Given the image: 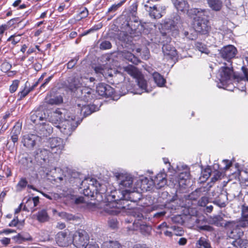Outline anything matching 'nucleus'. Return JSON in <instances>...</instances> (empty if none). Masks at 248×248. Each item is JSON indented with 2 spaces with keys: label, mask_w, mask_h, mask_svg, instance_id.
<instances>
[{
  "label": "nucleus",
  "mask_w": 248,
  "mask_h": 248,
  "mask_svg": "<svg viewBox=\"0 0 248 248\" xmlns=\"http://www.w3.org/2000/svg\"><path fill=\"white\" fill-rule=\"evenodd\" d=\"M84 79L86 80L88 79V78L83 77H80L79 78L75 79L73 83L70 86L71 90L73 91L74 89L78 90L80 87L83 86V85L85 84V82L83 81Z\"/></svg>",
  "instance_id": "obj_29"
},
{
  "label": "nucleus",
  "mask_w": 248,
  "mask_h": 248,
  "mask_svg": "<svg viewBox=\"0 0 248 248\" xmlns=\"http://www.w3.org/2000/svg\"><path fill=\"white\" fill-rule=\"evenodd\" d=\"M16 238L18 240L25 241H31L32 237L29 235H26L23 233H18L16 236Z\"/></svg>",
  "instance_id": "obj_41"
},
{
  "label": "nucleus",
  "mask_w": 248,
  "mask_h": 248,
  "mask_svg": "<svg viewBox=\"0 0 248 248\" xmlns=\"http://www.w3.org/2000/svg\"><path fill=\"white\" fill-rule=\"evenodd\" d=\"M189 177V173L187 172L181 173L178 176V181L188 179Z\"/></svg>",
  "instance_id": "obj_53"
},
{
  "label": "nucleus",
  "mask_w": 248,
  "mask_h": 248,
  "mask_svg": "<svg viewBox=\"0 0 248 248\" xmlns=\"http://www.w3.org/2000/svg\"><path fill=\"white\" fill-rule=\"evenodd\" d=\"M111 47V44L110 42L108 41H104L100 44V48L101 49H107Z\"/></svg>",
  "instance_id": "obj_44"
},
{
  "label": "nucleus",
  "mask_w": 248,
  "mask_h": 248,
  "mask_svg": "<svg viewBox=\"0 0 248 248\" xmlns=\"http://www.w3.org/2000/svg\"><path fill=\"white\" fill-rule=\"evenodd\" d=\"M85 248H99V247L95 242H90L86 245Z\"/></svg>",
  "instance_id": "obj_57"
},
{
  "label": "nucleus",
  "mask_w": 248,
  "mask_h": 248,
  "mask_svg": "<svg viewBox=\"0 0 248 248\" xmlns=\"http://www.w3.org/2000/svg\"><path fill=\"white\" fill-rule=\"evenodd\" d=\"M34 208V207H33V204L28 203V200L26 202L25 205H24L23 210L28 212L31 211V212H33L35 210Z\"/></svg>",
  "instance_id": "obj_47"
},
{
  "label": "nucleus",
  "mask_w": 248,
  "mask_h": 248,
  "mask_svg": "<svg viewBox=\"0 0 248 248\" xmlns=\"http://www.w3.org/2000/svg\"><path fill=\"white\" fill-rule=\"evenodd\" d=\"M153 77L155 82L158 86H162L165 82V79L158 73L154 72L153 74Z\"/></svg>",
  "instance_id": "obj_32"
},
{
  "label": "nucleus",
  "mask_w": 248,
  "mask_h": 248,
  "mask_svg": "<svg viewBox=\"0 0 248 248\" xmlns=\"http://www.w3.org/2000/svg\"><path fill=\"white\" fill-rule=\"evenodd\" d=\"M174 6L180 11H187L188 4L186 0H172Z\"/></svg>",
  "instance_id": "obj_23"
},
{
  "label": "nucleus",
  "mask_w": 248,
  "mask_h": 248,
  "mask_svg": "<svg viewBox=\"0 0 248 248\" xmlns=\"http://www.w3.org/2000/svg\"><path fill=\"white\" fill-rule=\"evenodd\" d=\"M70 113L65 109H57L54 111L50 117V121L55 126L61 123L65 118H70Z\"/></svg>",
  "instance_id": "obj_7"
},
{
  "label": "nucleus",
  "mask_w": 248,
  "mask_h": 248,
  "mask_svg": "<svg viewBox=\"0 0 248 248\" xmlns=\"http://www.w3.org/2000/svg\"><path fill=\"white\" fill-rule=\"evenodd\" d=\"M199 229L201 230L206 231L208 232H212L213 228L209 225H203L199 227Z\"/></svg>",
  "instance_id": "obj_58"
},
{
  "label": "nucleus",
  "mask_w": 248,
  "mask_h": 248,
  "mask_svg": "<svg viewBox=\"0 0 248 248\" xmlns=\"http://www.w3.org/2000/svg\"><path fill=\"white\" fill-rule=\"evenodd\" d=\"M242 70L243 73L244 77L241 78V79L248 81V69L245 67H242Z\"/></svg>",
  "instance_id": "obj_55"
},
{
  "label": "nucleus",
  "mask_w": 248,
  "mask_h": 248,
  "mask_svg": "<svg viewBox=\"0 0 248 248\" xmlns=\"http://www.w3.org/2000/svg\"><path fill=\"white\" fill-rule=\"evenodd\" d=\"M58 215L62 219L67 221L77 220L78 219L77 217L73 215L64 212L59 213Z\"/></svg>",
  "instance_id": "obj_33"
},
{
  "label": "nucleus",
  "mask_w": 248,
  "mask_h": 248,
  "mask_svg": "<svg viewBox=\"0 0 248 248\" xmlns=\"http://www.w3.org/2000/svg\"><path fill=\"white\" fill-rule=\"evenodd\" d=\"M96 91L100 96H109L113 94L114 89L108 85L99 83L96 87Z\"/></svg>",
  "instance_id": "obj_13"
},
{
  "label": "nucleus",
  "mask_w": 248,
  "mask_h": 248,
  "mask_svg": "<svg viewBox=\"0 0 248 248\" xmlns=\"http://www.w3.org/2000/svg\"><path fill=\"white\" fill-rule=\"evenodd\" d=\"M12 135L11 137L12 140L14 143L18 140V135L20 133V127L19 126H15L12 130Z\"/></svg>",
  "instance_id": "obj_37"
},
{
  "label": "nucleus",
  "mask_w": 248,
  "mask_h": 248,
  "mask_svg": "<svg viewBox=\"0 0 248 248\" xmlns=\"http://www.w3.org/2000/svg\"><path fill=\"white\" fill-rule=\"evenodd\" d=\"M123 56L128 61L132 62L133 63H137L138 62L137 58L131 52L128 51H123Z\"/></svg>",
  "instance_id": "obj_36"
},
{
  "label": "nucleus",
  "mask_w": 248,
  "mask_h": 248,
  "mask_svg": "<svg viewBox=\"0 0 248 248\" xmlns=\"http://www.w3.org/2000/svg\"><path fill=\"white\" fill-rule=\"evenodd\" d=\"M81 113H82L85 116L91 114L93 112L91 107L89 105H83L81 109Z\"/></svg>",
  "instance_id": "obj_39"
},
{
  "label": "nucleus",
  "mask_w": 248,
  "mask_h": 248,
  "mask_svg": "<svg viewBox=\"0 0 248 248\" xmlns=\"http://www.w3.org/2000/svg\"><path fill=\"white\" fill-rule=\"evenodd\" d=\"M197 248H212L209 240L205 237H201L196 244Z\"/></svg>",
  "instance_id": "obj_26"
},
{
  "label": "nucleus",
  "mask_w": 248,
  "mask_h": 248,
  "mask_svg": "<svg viewBox=\"0 0 248 248\" xmlns=\"http://www.w3.org/2000/svg\"><path fill=\"white\" fill-rule=\"evenodd\" d=\"M45 101L48 104L58 105L62 103L63 99L61 95L52 96L51 95H47L45 99Z\"/></svg>",
  "instance_id": "obj_20"
},
{
  "label": "nucleus",
  "mask_w": 248,
  "mask_h": 248,
  "mask_svg": "<svg viewBox=\"0 0 248 248\" xmlns=\"http://www.w3.org/2000/svg\"><path fill=\"white\" fill-rule=\"evenodd\" d=\"M102 248H122V246L117 241H108L104 242Z\"/></svg>",
  "instance_id": "obj_35"
},
{
  "label": "nucleus",
  "mask_w": 248,
  "mask_h": 248,
  "mask_svg": "<svg viewBox=\"0 0 248 248\" xmlns=\"http://www.w3.org/2000/svg\"><path fill=\"white\" fill-rule=\"evenodd\" d=\"M66 227V225L64 223L62 222H58L56 225V228L59 230H62L64 229Z\"/></svg>",
  "instance_id": "obj_64"
},
{
  "label": "nucleus",
  "mask_w": 248,
  "mask_h": 248,
  "mask_svg": "<svg viewBox=\"0 0 248 248\" xmlns=\"http://www.w3.org/2000/svg\"><path fill=\"white\" fill-rule=\"evenodd\" d=\"M119 184V188L121 190L124 197L127 193L133 191L132 187L133 179L130 175L127 173H120L116 176Z\"/></svg>",
  "instance_id": "obj_3"
},
{
  "label": "nucleus",
  "mask_w": 248,
  "mask_h": 248,
  "mask_svg": "<svg viewBox=\"0 0 248 248\" xmlns=\"http://www.w3.org/2000/svg\"><path fill=\"white\" fill-rule=\"evenodd\" d=\"M57 244L60 247H66L73 243V235L68 230L57 233L55 237Z\"/></svg>",
  "instance_id": "obj_5"
},
{
  "label": "nucleus",
  "mask_w": 248,
  "mask_h": 248,
  "mask_svg": "<svg viewBox=\"0 0 248 248\" xmlns=\"http://www.w3.org/2000/svg\"><path fill=\"white\" fill-rule=\"evenodd\" d=\"M124 71L128 74L135 78L139 87L144 92H149L147 90L146 81L144 79L143 76L141 72L134 66L129 65L124 67Z\"/></svg>",
  "instance_id": "obj_4"
},
{
  "label": "nucleus",
  "mask_w": 248,
  "mask_h": 248,
  "mask_svg": "<svg viewBox=\"0 0 248 248\" xmlns=\"http://www.w3.org/2000/svg\"><path fill=\"white\" fill-rule=\"evenodd\" d=\"M189 183V179H186L185 180H180L178 181V184L180 186H181L182 187H185V186L188 185V184Z\"/></svg>",
  "instance_id": "obj_59"
},
{
  "label": "nucleus",
  "mask_w": 248,
  "mask_h": 248,
  "mask_svg": "<svg viewBox=\"0 0 248 248\" xmlns=\"http://www.w3.org/2000/svg\"><path fill=\"white\" fill-rule=\"evenodd\" d=\"M209 7L213 11H219L222 7V2L220 0H206Z\"/></svg>",
  "instance_id": "obj_25"
},
{
  "label": "nucleus",
  "mask_w": 248,
  "mask_h": 248,
  "mask_svg": "<svg viewBox=\"0 0 248 248\" xmlns=\"http://www.w3.org/2000/svg\"><path fill=\"white\" fill-rule=\"evenodd\" d=\"M232 244L238 248H248V240L238 239L232 242Z\"/></svg>",
  "instance_id": "obj_34"
},
{
  "label": "nucleus",
  "mask_w": 248,
  "mask_h": 248,
  "mask_svg": "<svg viewBox=\"0 0 248 248\" xmlns=\"http://www.w3.org/2000/svg\"><path fill=\"white\" fill-rule=\"evenodd\" d=\"M221 173L218 171H215L214 176L212 178V181L215 182L220 178Z\"/></svg>",
  "instance_id": "obj_56"
},
{
  "label": "nucleus",
  "mask_w": 248,
  "mask_h": 248,
  "mask_svg": "<svg viewBox=\"0 0 248 248\" xmlns=\"http://www.w3.org/2000/svg\"><path fill=\"white\" fill-rule=\"evenodd\" d=\"M167 174L161 171L158 173L153 179V183L157 189H160L167 184Z\"/></svg>",
  "instance_id": "obj_15"
},
{
  "label": "nucleus",
  "mask_w": 248,
  "mask_h": 248,
  "mask_svg": "<svg viewBox=\"0 0 248 248\" xmlns=\"http://www.w3.org/2000/svg\"><path fill=\"white\" fill-rule=\"evenodd\" d=\"M27 181L25 179H21L17 184V187L20 190L25 187L27 186Z\"/></svg>",
  "instance_id": "obj_51"
},
{
  "label": "nucleus",
  "mask_w": 248,
  "mask_h": 248,
  "mask_svg": "<svg viewBox=\"0 0 248 248\" xmlns=\"http://www.w3.org/2000/svg\"><path fill=\"white\" fill-rule=\"evenodd\" d=\"M81 93V98L85 102L91 101L93 98L92 89L86 87H83L82 89H80Z\"/></svg>",
  "instance_id": "obj_21"
},
{
  "label": "nucleus",
  "mask_w": 248,
  "mask_h": 248,
  "mask_svg": "<svg viewBox=\"0 0 248 248\" xmlns=\"http://www.w3.org/2000/svg\"><path fill=\"white\" fill-rule=\"evenodd\" d=\"M50 152L52 154H60L63 149V141L59 138H54L49 142Z\"/></svg>",
  "instance_id": "obj_12"
},
{
  "label": "nucleus",
  "mask_w": 248,
  "mask_h": 248,
  "mask_svg": "<svg viewBox=\"0 0 248 248\" xmlns=\"http://www.w3.org/2000/svg\"><path fill=\"white\" fill-rule=\"evenodd\" d=\"M80 15H81V18L86 17L88 15V10L86 8H84V9L80 12Z\"/></svg>",
  "instance_id": "obj_60"
},
{
  "label": "nucleus",
  "mask_w": 248,
  "mask_h": 248,
  "mask_svg": "<svg viewBox=\"0 0 248 248\" xmlns=\"http://www.w3.org/2000/svg\"><path fill=\"white\" fill-rule=\"evenodd\" d=\"M18 222V219L16 217V218L13 219L12 221L9 223V226L10 227L16 226Z\"/></svg>",
  "instance_id": "obj_63"
},
{
  "label": "nucleus",
  "mask_w": 248,
  "mask_h": 248,
  "mask_svg": "<svg viewBox=\"0 0 248 248\" xmlns=\"http://www.w3.org/2000/svg\"><path fill=\"white\" fill-rule=\"evenodd\" d=\"M39 202V198L38 197H35L32 199L30 198L28 199V203L33 204V207L36 206Z\"/></svg>",
  "instance_id": "obj_50"
},
{
  "label": "nucleus",
  "mask_w": 248,
  "mask_h": 248,
  "mask_svg": "<svg viewBox=\"0 0 248 248\" xmlns=\"http://www.w3.org/2000/svg\"><path fill=\"white\" fill-rule=\"evenodd\" d=\"M233 76L232 67L223 66L219 70L218 79L223 84L229 81Z\"/></svg>",
  "instance_id": "obj_9"
},
{
  "label": "nucleus",
  "mask_w": 248,
  "mask_h": 248,
  "mask_svg": "<svg viewBox=\"0 0 248 248\" xmlns=\"http://www.w3.org/2000/svg\"><path fill=\"white\" fill-rule=\"evenodd\" d=\"M239 223L240 221L237 223H232V224H236L235 228L228 232V236L234 239V241L241 239L240 238L243 235V232L239 228L242 227L239 225Z\"/></svg>",
  "instance_id": "obj_17"
},
{
  "label": "nucleus",
  "mask_w": 248,
  "mask_h": 248,
  "mask_svg": "<svg viewBox=\"0 0 248 248\" xmlns=\"http://www.w3.org/2000/svg\"><path fill=\"white\" fill-rule=\"evenodd\" d=\"M20 40V35H12L10 36L8 39V41H11L13 45H16L18 42H19Z\"/></svg>",
  "instance_id": "obj_43"
},
{
  "label": "nucleus",
  "mask_w": 248,
  "mask_h": 248,
  "mask_svg": "<svg viewBox=\"0 0 248 248\" xmlns=\"http://www.w3.org/2000/svg\"><path fill=\"white\" fill-rule=\"evenodd\" d=\"M19 81L18 80H15L13 81L12 84L10 85L9 91L10 93H13L15 92L19 85Z\"/></svg>",
  "instance_id": "obj_42"
},
{
  "label": "nucleus",
  "mask_w": 248,
  "mask_h": 248,
  "mask_svg": "<svg viewBox=\"0 0 248 248\" xmlns=\"http://www.w3.org/2000/svg\"><path fill=\"white\" fill-rule=\"evenodd\" d=\"M237 53L236 48L232 45H228L222 47L220 51L221 57L226 60L229 62L234 58Z\"/></svg>",
  "instance_id": "obj_10"
},
{
  "label": "nucleus",
  "mask_w": 248,
  "mask_h": 248,
  "mask_svg": "<svg viewBox=\"0 0 248 248\" xmlns=\"http://www.w3.org/2000/svg\"><path fill=\"white\" fill-rule=\"evenodd\" d=\"M162 50L164 55L174 57L176 55V52L174 47H171L170 45H163L162 46Z\"/></svg>",
  "instance_id": "obj_31"
},
{
  "label": "nucleus",
  "mask_w": 248,
  "mask_h": 248,
  "mask_svg": "<svg viewBox=\"0 0 248 248\" xmlns=\"http://www.w3.org/2000/svg\"><path fill=\"white\" fill-rule=\"evenodd\" d=\"M123 2L112 5L108 10V13H113L117 11L123 4Z\"/></svg>",
  "instance_id": "obj_45"
},
{
  "label": "nucleus",
  "mask_w": 248,
  "mask_h": 248,
  "mask_svg": "<svg viewBox=\"0 0 248 248\" xmlns=\"http://www.w3.org/2000/svg\"><path fill=\"white\" fill-rule=\"evenodd\" d=\"M187 243V239L186 238L182 237L180 238L178 241V243L180 246H184Z\"/></svg>",
  "instance_id": "obj_61"
},
{
  "label": "nucleus",
  "mask_w": 248,
  "mask_h": 248,
  "mask_svg": "<svg viewBox=\"0 0 248 248\" xmlns=\"http://www.w3.org/2000/svg\"><path fill=\"white\" fill-rule=\"evenodd\" d=\"M27 85H25L24 89L18 93L19 99L21 100L25 97L31 91V89H26Z\"/></svg>",
  "instance_id": "obj_46"
},
{
  "label": "nucleus",
  "mask_w": 248,
  "mask_h": 248,
  "mask_svg": "<svg viewBox=\"0 0 248 248\" xmlns=\"http://www.w3.org/2000/svg\"><path fill=\"white\" fill-rule=\"evenodd\" d=\"M118 208L128 209V208L125 206H120L119 203L115 202H109L105 205L104 210L109 214L116 215L119 212Z\"/></svg>",
  "instance_id": "obj_14"
},
{
  "label": "nucleus",
  "mask_w": 248,
  "mask_h": 248,
  "mask_svg": "<svg viewBox=\"0 0 248 248\" xmlns=\"http://www.w3.org/2000/svg\"><path fill=\"white\" fill-rule=\"evenodd\" d=\"M170 228L174 231V234L176 235L182 236L184 234V231L181 227L174 225L171 226Z\"/></svg>",
  "instance_id": "obj_40"
},
{
  "label": "nucleus",
  "mask_w": 248,
  "mask_h": 248,
  "mask_svg": "<svg viewBox=\"0 0 248 248\" xmlns=\"http://www.w3.org/2000/svg\"><path fill=\"white\" fill-rule=\"evenodd\" d=\"M77 126L78 123L75 117L70 116V118H65L63 121L55 125V127L60 129L64 137H67L72 134Z\"/></svg>",
  "instance_id": "obj_2"
},
{
  "label": "nucleus",
  "mask_w": 248,
  "mask_h": 248,
  "mask_svg": "<svg viewBox=\"0 0 248 248\" xmlns=\"http://www.w3.org/2000/svg\"><path fill=\"white\" fill-rule=\"evenodd\" d=\"M239 225L243 227H248V207L243 206L242 208Z\"/></svg>",
  "instance_id": "obj_24"
},
{
  "label": "nucleus",
  "mask_w": 248,
  "mask_h": 248,
  "mask_svg": "<svg viewBox=\"0 0 248 248\" xmlns=\"http://www.w3.org/2000/svg\"><path fill=\"white\" fill-rule=\"evenodd\" d=\"M169 228L170 227L167 225V223L164 222L157 226V229L160 230V231L158 232L159 234H161L163 232L166 236L171 237L172 235V232L166 230V229Z\"/></svg>",
  "instance_id": "obj_28"
},
{
  "label": "nucleus",
  "mask_w": 248,
  "mask_h": 248,
  "mask_svg": "<svg viewBox=\"0 0 248 248\" xmlns=\"http://www.w3.org/2000/svg\"><path fill=\"white\" fill-rule=\"evenodd\" d=\"M177 27V23L173 20L170 19H166L162 21L159 27L161 33L165 35L169 33L171 31L175 30Z\"/></svg>",
  "instance_id": "obj_11"
},
{
  "label": "nucleus",
  "mask_w": 248,
  "mask_h": 248,
  "mask_svg": "<svg viewBox=\"0 0 248 248\" xmlns=\"http://www.w3.org/2000/svg\"><path fill=\"white\" fill-rule=\"evenodd\" d=\"M37 139L34 135L25 136L23 139V144L28 148H32L35 145Z\"/></svg>",
  "instance_id": "obj_22"
},
{
  "label": "nucleus",
  "mask_w": 248,
  "mask_h": 248,
  "mask_svg": "<svg viewBox=\"0 0 248 248\" xmlns=\"http://www.w3.org/2000/svg\"><path fill=\"white\" fill-rule=\"evenodd\" d=\"M35 216L37 220L40 222L48 221L49 219V216L45 209L39 211Z\"/></svg>",
  "instance_id": "obj_27"
},
{
  "label": "nucleus",
  "mask_w": 248,
  "mask_h": 248,
  "mask_svg": "<svg viewBox=\"0 0 248 248\" xmlns=\"http://www.w3.org/2000/svg\"><path fill=\"white\" fill-rule=\"evenodd\" d=\"M108 226L112 228L115 229L117 227V221L116 219L112 218L110 219L108 221Z\"/></svg>",
  "instance_id": "obj_54"
},
{
  "label": "nucleus",
  "mask_w": 248,
  "mask_h": 248,
  "mask_svg": "<svg viewBox=\"0 0 248 248\" xmlns=\"http://www.w3.org/2000/svg\"><path fill=\"white\" fill-rule=\"evenodd\" d=\"M205 10L198 8H193L188 11L189 14L193 16L195 19H197L194 25V30L197 33L199 32L202 34H205L209 31L210 27L208 25V21L203 18L200 19L202 16H205Z\"/></svg>",
  "instance_id": "obj_1"
},
{
  "label": "nucleus",
  "mask_w": 248,
  "mask_h": 248,
  "mask_svg": "<svg viewBox=\"0 0 248 248\" xmlns=\"http://www.w3.org/2000/svg\"><path fill=\"white\" fill-rule=\"evenodd\" d=\"M40 126L41 127L40 128V130L42 132L41 134L44 136H47L52 132V128L49 124H46L43 122L41 123V125H40Z\"/></svg>",
  "instance_id": "obj_30"
},
{
  "label": "nucleus",
  "mask_w": 248,
  "mask_h": 248,
  "mask_svg": "<svg viewBox=\"0 0 248 248\" xmlns=\"http://www.w3.org/2000/svg\"><path fill=\"white\" fill-rule=\"evenodd\" d=\"M190 31H193L194 32V34L192 36H189V32L188 31H185L184 32V35L188 39L190 40H194L197 38V33L195 31V30H190Z\"/></svg>",
  "instance_id": "obj_49"
},
{
  "label": "nucleus",
  "mask_w": 248,
  "mask_h": 248,
  "mask_svg": "<svg viewBox=\"0 0 248 248\" xmlns=\"http://www.w3.org/2000/svg\"><path fill=\"white\" fill-rule=\"evenodd\" d=\"M145 7L147 8L150 17L155 19L161 18L166 10L165 7L162 5L149 6L145 4Z\"/></svg>",
  "instance_id": "obj_8"
},
{
  "label": "nucleus",
  "mask_w": 248,
  "mask_h": 248,
  "mask_svg": "<svg viewBox=\"0 0 248 248\" xmlns=\"http://www.w3.org/2000/svg\"><path fill=\"white\" fill-rule=\"evenodd\" d=\"M195 46L200 52L208 54L210 52L206 46L200 42H197L195 44Z\"/></svg>",
  "instance_id": "obj_38"
},
{
  "label": "nucleus",
  "mask_w": 248,
  "mask_h": 248,
  "mask_svg": "<svg viewBox=\"0 0 248 248\" xmlns=\"http://www.w3.org/2000/svg\"><path fill=\"white\" fill-rule=\"evenodd\" d=\"M0 67L1 70L4 72H6L11 69L12 66L9 62H4L1 64Z\"/></svg>",
  "instance_id": "obj_48"
},
{
  "label": "nucleus",
  "mask_w": 248,
  "mask_h": 248,
  "mask_svg": "<svg viewBox=\"0 0 248 248\" xmlns=\"http://www.w3.org/2000/svg\"><path fill=\"white\" fill-rule=\"evenodd\" d=\"M208 202V198L207 197H202L199 201L198 204L201 206H205Z\"/></svg>",
  "instance_id": "obj_52"
},
{
  "label": "nucleus",
  "mask_w": 248,
  "mask_h": 248,
  "mask_svg": "<svg viewBox=\"0 0 248 248\" xmlns=\"http://www.w3.org/2000/svg\"><path fill=\"white\" fill-rule=\"evenodd\" d=\"M143 217L142 214H139L137 216V218L138 221L136 222V221L134 222V226L135 227V229L136 230L139 229L141 232L144 234H148L150 233L151 231V228L150 226L147 225L146 224H141L139 221L141 220V218Z\"/></svg>",
  "instance_id": "obj_16"
},
{
  "label": "nucleus",
  "mask_w": 248,
  "mask_h": 248,
  "mask_svg": "<svg viewBox=\"0 0 248 248\" xmlns=\"http://www.w3.org/2000/svg\"><path fill=\"white\" fill-rule=\"evenodd\" d=\"M89 238L88 235L85 231L76 232L73 235V243L78 248H82L87 244Z\"/></svg>",
  "instance_id": "obj_6"
},
{
  "label": "nucleus",
  "mask_w": 248,
  "mask_h": 248,
  "mask_svg": "<svg viewBox=\"0 0 248 248\" xmlns=\"http://www.w3.org/2000/svg\"><path fill=\"white\" fill-rule=\"evenodd\" d=\"M93 68L96 74L102 75L105 78L112 76V69L105 65H99L93 67Z\"/></svg>",
  "instance_id": "obj_18"
},
{
  "label": "nucleus",
  "mask_w": 248,
  "mask_h": 248,
  "mask_svg": "<svg viewBox=\"0 0 248 248\" xmlns=\"http://www.w3.org/2000/svg\"><path fill=\"white\" fill-rule=\"evenodd\" d=\"M0 241L1 242V243L5 245V246H7V245H8L10 242V238H3V239H1L0 240Z\"/></svg>",
  "instance_id": "obj_62"
},
{
  "label": "nucleus",
  "mask_w": 248,
  "mask_h": 248,
  "mask_svg": "<svg viewBox=\"0 0 248 248\" xmlns=\"http://www.w3.org/2000/svg\"><path fill=\"white\" fill-rule=\"evenodd\" d=\"M46 118V115L43 111L37 110L31 112V120L34 124L41 125L42 122Z\"/></svg>",
  "instance_id": "obj_19"
}]
</instances>
